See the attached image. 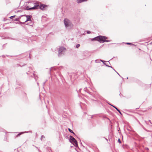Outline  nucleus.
<instances>
[{"mask_svg":"<svg viewBox=\"0 0 152 152\" xmlns=\"http://www.w3.org/2000/svg\"><path fill=\"white\" fill-rule=\"evenodd\" d=\"M45 82H44V83L43 85H45Z\"/></svg>","mask_w":152,"mask_h":152,"instance_id":"nucleus-33","label":"nucleus"},{"mask_svg":"<svg viewBox=\"0 0 152 152\" xmlns=\"http://www.w3.org/2000/svg\"><path fill=\"white\" fill-rule=\"evenodd\" d=\"M116 109L117 110V111H118L119 113L121 114H122L121 113V111H120V110L118 109L117 108H116Z\"/></svg>","mask_w":152,"mask_h":152,"instance_id":"nucleus-13","label":"nucleus"},{"mask_svg":"<svg viewBox=\"0 0 152 152\" xmlns=\"http://www.w3.org/2000/svg\"><path fill=\"white\" fill-rule=\"evenodd\" d=\"M108 104H109V105H111H111H112V104H110V103H108Z\"/></svg>","mask_w":152,"mask_h":152,"instance_id":"nucleus-29","label":"nucleus"},{"mask_svg":"<svg viewBox=\"0 0 152 152\" xmlns=\"http://www.w3.org/2000/svg\"><path fill=\"white\" fill-rule=\"evenodd\" d=\"M47 7V6L46 5H44L43 4H41L39 6V8L40 9L42 10H44L45 8Z\"/></svg>","mask_w":152,"mask_h":152,"instance_id":"nucleus-6","label":"nucleus"},{"mask_svg":"<svg viewBox=\"0 0 152 152\" xmlns=\"http://www.w3.org/2000/svg\"><path fill=\"white\" fill-rule=\"evenodd\" d=\"M87 33L88 34H90L91 33V31H87Z\"/></svg>","mask_w":152,"mask_h":152,"instance_id":"nucleus-22","label":"nucleus"},{"mask_svg":"<svg viewBox=\"0 0 152 152\" xmlns=\"http://www.w3.org/2000/svg\"><path fill=\"white\" fill-rule=\"evenodd\" d=\"M26 17L27 18L26 20L25 21V22H26L28 21H29L31 20V17L30 15H26Z\"/></svg>","mask_w":152,"mask_h":152,"instance_id":"nucleus-9","label":"nucleus"},{"mask_svg":"<svg viewBox=\"0 0 152 152\" xmlns=\"http://www.w3.org/2000/svg\"><path fill=\"white\" fill-rule=\"evenodd\" d=\"M108 104H109V105H111H111H112V104H110V103H108Z\"/></svg>","mask_w":152,"mask_h":152,"instance_id":"nucleus-30","label":"nucleus"},{"mask_svg":"<svg viewBox=\"0 0 152 152\" xmlns=\"http://www.w3.org/2000/svg\"><path fill=\"white\" fill-rule=\"evenodd\" d=\"M149 121L150 122V123L152 124L150 120H149Z\"/></svg>","mask_w":152,"mask_h":152,"instance_id":"nucleus-26","label":"nucleus"},{"mask_svg":"<svg viewBox=\"0 0 152 152\" xmlns=\"http://www.w3.org/2000/svg\"><path fill=\"white\" fill-rule=\"evenodd\" d=\"M126 44H127V45H134V44H132V43H129V42L126 43Z\"/></svg>","mask_w":152,"mask_h":152,"instance_id":"nucleus-14","label":"nucleus"},{"mask_svg":"<svg viewBox=\"0 0 152 152\" xmlns=\"http://www.w3.org/2000/svg\"><path fill=\"white\" fill-rule=\"evenodd\" d=\"M100 61H102V62H103V64H104L106 66H107L108 67H111V68H113V67H112V66H109V65H107L106 64V63H105V61H103V60H100Z\"/></svg>","mask_w":152,"mask_h":152,"instance_id":"nucleus-10","label":"nucleus"},{"mask_svg":"<svg viewBox=\"0 0 152 152\" xmlns=\"http://www.w3.org/2000/svg\"><path fill=\"white\" fill-rule=\"evenodd\" d=\"M111 106H113V107H114V108H115V109H116V108H117V107H116L115 106H114V105H111Z\"/></svg>","mask_w":152,"mask_h":152,"instance_id":"nucleus-23","label":"nucleus"},{"mask_svg":"<svg viewBox=\"0 0 152 152\" xmlns=\"http://www.w3.org/2000/svg\"><path fill=\"white\" fill-rule=\"evenodd\" d=\"M16 16L15 15L11 16L10 17V19H12L13 18H15Z\"/></svg>","mask_w":152,"mask_h":152,"instance_id":"nucleus-17","label":"nucleus"},{"mask_svg":"<svg viewBox=\"0 0 152 152\" xmlns=\"http://www.w3.org/2000/svg\"><path fill=\"white\" fill-rule=\"evenodd\" d=\"M37 84L38 85V86H39V83H37Z\"/></svg>","mask_w":152,"mask_h":152,"instance_id":"nucleus-28","label":"nucleus"},{"mask_svg":"<svg viewBox=\"0 0 152 152\" xmlns=\"http://www.w3.org/2000/svg\"><path fill=\"white\" fill-rule=\"evenodd\" d=\"M30 8H29V7L28 6H27L25 10H30Z\"/></svg>","mask_w":152,"mask_h":152,"instance_id":"nucleus-12","label":"nucleus"},{"mask_svg":"<svg viewBox=\"0 0 152 152\" xmlns=\"http://www.w3.org/2000/svg\"><path fill=\"white\" fill-rule=\"evenodd\" d=\"M105 139H106V140H107V139H106V138H105Z\"/></svg>","mask_w":152,"mask_h":152,"instance_id":"nucleus-34","label":"nucleus"},{"mask_svg":"<svg viewBox=\"0 0 152 152\" xmlns=\"http://www.w3.org/2000/svg\"><path fill=\"white\" fill-rule=\"evenodd\" d=\"M80 46V44H78L76 46V47L77 48H78Z\"/></svg>","mask_w":152,"mask_h":152,"instance_id":"nucleus-15","label":"nucleus"},{"mask_svg":"<svg viewBox=\"0 0 152 152\" xmlns=\"http://www.w3.org/2000/svg\"><path fill=\"white\" fill-rule=\"evenodd\" d=\"M64 23L66 28L70 29L73 27V25L70 21L67 18H65L64 20Z\"/></svg>","mask_w":152,"mask_h":152,"instance_id":"nucleus-2","label":"nucleus"},{"mask_svg":"<svg viewBox=\"0 0 152 152\" xmlns=\"http://www.w3.org/2000/svg\"><path fill=\"white\" fill-rule=\"evenodd\" d=\"M116 72L117 73V74L118 75H119V76H120L123 79V78L122 77H121L120 75H119V74L118 72Z\"/></svg>","mask_w":152,"mask_h":152,"instance_id":"nucleus-24","label":"nucleus"},{"mask_svg":"<svg viewBox=\"0 0 152 152\" xmlns=\"http://www.w3.org/2000/svg\"><path fill=\"white\" fill-rule=\"evenodd\" d=\"M69 141L71 143L73 142V145L75 147L78 146L77 142L75 139L72 136H70Z\"/></svg>","mask_w":152,"mask_h":152,"instance_id":"nucleus-3","label":"nucleus"},{"mask_svg":"<svg viewBox=\"0 0 152 152\" xmlns=\"http://www.w3.org/2000/svg\"><path fill=\"white\" fill-rule=\"evenodd\" d=\"M113 69L116 72V71L114 69Z\"/></svg>","mask_w":152,"mask_h":152,"instance_id":"nucleus-32","label":"nucleus"},{"mask_svg":"<svg viewBox=\"0 0 152 152\" xmlns=\"http://www.w3.org/2000/svg\"><path fill=\"white\" fill-rule=\"evenodd\" d=\"M35 147L36 148H37L38 149L39 152H41L40 151L38 148L37 147L35 146Z\"/></svg>","mask_w":152,"mask_h":152,"instance_id":"nucleus-21","label":"nucleus"},{"mask_svg":"<svg viewBox=\"0 0 152 152\" xmlns=\"http://www.w3.org/2000/svg\"><path fill=\"white\" fill-rule=\"evenodd\" d=\"M143 129L145 130L146 131H147V132H150L149 131V130H147L146 129H145L144 127L143 126L142 127Z\"/></svg>","mask_w":152,"mask_h":152,"instance_id":"nucleus-16","label":"nucleus"},{"mask_svg":"<svg viewBox=\"0 0 152 152\" xmlns=\"http://www.w3.org/2000/svg\"><path fill=\"white\" fill-rule=\"evenodd\" d=\"M19 18H14L13 20H16V21H18V20Z\"/></svg>","mask_w":152,"mask_h":152,"instance_id":"nucleus-18","label":"nucleus"},{"mask_svg":"<svg viewBox=\"0 0 152 152\" xmlns=\"http://www.w3.org/2000/svg\"><path fill=\"white\" fill-rule=\"evenodd\" d=\"M28 132L32 133V132L31 131H29V132H21L20 133L16 135V137H18L20 135H21L22 134H23L24 133H28Z\"/></svg>","mask_w":152,"mask_h":152,"instance_id":"nucleus-7","label":"nucleus"},{"mask_svg":"<svg viewBox=\"0 0 152 152\" xmlns=\"http://www.w3.org/2000/svg\"><path fill=\"white\" fill-rule=\"evenodd\" d=\"M118 141L120 143H121V142L119 138L118 139Z\"/></svg>","mask_w":152,"mask_h":152,"instance_id":"nucleus-19","label":"nucleus"},{"mask_svg":"<svg viewBox=\"0 0 152 152\" xmlns=\"http://www.w3.org/2000/svg\"><path fill=\"white\" fill-rule=\"evenodd\" d=\"M29 71H28V72H27V74L28 75L29 74Z\"/></svg>","mask_w":152,"mask_h":152,"instance_id":"nucleus-25","label":"nucleus"},{"mask_svg":"<svg viewBox=\"0 0 152 152\" xmlns=\"http://www.w3.org/2000/svg\"><path fill=\"white\" fill-rule=\"evenodd\" d=\"M66 50V49L64 47H61L59 48L58 49V56H61V55L63 54Z\"/></svg>","mask_w":152,"mask_h":152,"instance_id":"nucleus-4","label":"nucleus"},{"mask_svg":"<svg viewBox=\"0 0 152 152\" xmlns=\"http://www.w3.org/2000/svg\"><path fill=\"white\" fill-rule=\"evenodd\" d=\"M39 6L37 4H36L33 7L30 8V10H35L37 9L38 8V6Z\"/></svg>","mask_w":152,"mask_h":152,"instance_id":"nucleus-8","label":"nucleus"},{"mask_svg":"<svg viewBox=\"0 0 152 152\" xmlns=\"http://www.w3.org/2000/svg\"><path fill=\"white\" fill-rule=\"evenodd\" d=\"M145 123H146V124H147V122L146 121H145Z\"/></svg>","mask_w":152,"mask_h":152,"instance_id":"nucleus-31","label":"nucleus"},{"mask_svg":"<svg viewBox=\"0 0 152 152\" xmlns=\"http://www.w3.org/2000/svg\"><path fill=\"white\" fill-rule=\"evenodd\" d=\"M32 75H34V72L33 73H32Z\"/></svg>","mask_w":152,"mask_h":152,"instance_id":"nucleus-27","label":"nucleus"},{"mask_svg":"<svg viewBox=\"0 0 152 152\" xmlns=\"http://www.w3.org/2000/svg\"><path fill=\"white\" fill-rule=\"evenodd\" d=\"M90 89H91V90H92V89H91L90 88H88V89H87V88L86 87V88H84V90L85 91L87 92V93H88L89 94H91V92L90 91Z\"/></svg>","mask_w":152,"mask_h":152,"instance_id":"nucleus-5","label":"nucleus"},{"mask_svg":"<svg viewBox=\"0 0 152 152\" xmlns=\"http://www.w3.org/2000/svg\"><path fill=\"white\" fill-rule=\"evenodd\" d=\"M107 38L105 36H99L94 38L91 39V41H98L101 43H103L104 42H110V40H107Z\"/></svg>","mask_w":152,"mask_h":152,"instance_id":"nucleus-1","label":"nucleus"},{"mask_svg":"<svg viewBox=\"0 0 152 152\" xmlns=\"http://www.w3.org/2000/svg\"><path fill=\"white\" fill-rule=\"evenodd\" d=\"M45 138V137L43 135H42L41 136V140H42V139L43 138Z\"/></svg>","mask_w":152,"mask_h":152,"instance_id":"nucleus-20","label":"nucleus"},{"mask_svg":"<svg viewBox=\"0 0 152 152\" xmlns=\"http://www.w3.org/2000/svg\"><path fill=\"white\" fill-rule=\"evenodd\" d=\"M69 132H71L73 134H74L75 136H76L75 134V133L73 132V131L71 129H70L69 128Z\"/></svg>","mask_w":152,"mask_h":152,"instance_id":"nucleus-11","label":"nucleus"}]
</instances>
